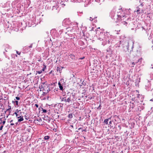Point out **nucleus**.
Instances as JSON below:
<instances>
[{
	"label": "nucleus",
	"instance_id": "nucleus-1",
	"mask_svg": "<svg viewBox=\"0 0 153 153\" xmlns=\"http://www.w3.org/2000/svg\"><path fill=\"white\" fill-rule=\"evenodd\" d=\"M39 88L40 89L42 88V90L43 91H44V93H47L50 90L49 88L48 85L45 83H42L41 86H40Z\"/></svg>",
	"mask_w": 153,
	"mask_h": 153
},
{
	"label": "nucleus",
	"instance_id": "nucleus-2",
	"mask_svg": "<svg viewBox=\"0 0 153 153\" xmlns=\"http://www.w3.org/2000/svg\"><path fill=\"white\" fill-rule=\"evenodd\" d=\"M121 18V16L117 14H115L112 17V19L114 21L116 22H119Z\"/></svg>",
	"mask_w": 153,
	"mask_h": 153
},
{
	"label": "nucleus",
	"instance_id": "nucleus-3",
	"mask_svg": "<svg viewBox=\"0 0 153 153\" xmlns=\"http://www.w3.org/2000/svg\"><path fill=\"white\" fill-rule=\"evenodd\" d=\"M18 118H20L18 120V122H21L22 121H23L24 120L23 117L22 116L21 117V115H20L19 117H18Z\"/></svg>",
	"mask_w": 153,
	"mask_h": 153
},
{
	"label": "nucleus",
	"instance_id": "nucleus-4",
	"mask_svg": "<svg viewBox=\"0 0 153 153\" xmlns=\"http://www.w3.org/2000/svg\"><path fill=\"white\" fill-rule=\"evenodd\" d=\"M62 69L60 68L57 67L56 68V71L57 72H59V73H61Z\"/></svg>",
	"mask_w": 153,
	"mask_h": 153
},
{
	"label": "nucleus",
	"instance_id": "nucleus-5",
	"mask_svg": "<svg viewBox=\"0 0 153 153\" xmlns=\"http://www.w3.org/2000/svg\"><path fill=\"white\" fill-rule=\"evenodd\" d=\"M42 121V119L41 118H38L36 119L35 120V121L37 123H39L38 122H41Z\"/></svg>",
	"mask_w": 153,
	"mask_h": 153
},
{
	"label": "nucleus",
	"instance_id": "nucleus-6",
	"mask_svg": "<svg viewBox=\"0 0 153 153\" xmlns=\"http://www.w3.org/2000/svg\"><path fill=\"white\" fill-rule=\"evenodd\" d=\"M141 59H139L137 60V61H136V62H132V65H135V63L136 64V63H137L139 61L141 62Z\"/></svg>",
	"mask_w": 153,
	"mask_h": 153
},
{
	"label": "nucleus",
	"instance_id": "nucleus-7",
	"mask_svg": "<svg viewBox=\"0 0 153 153\" xmlns=\"http://www.w3.org/2000/svg\"><path fill=\"white\" fill-rule=\"evenodd\" d=\"M64 101L65 102H66V97H64L61 100V101Z\"/></svg>",
	"mask_w": 153,
	"mask_h": 153
},
{
	"label": "nucleus",
	"instance_id": "nucleus-8",
	"mask_svg": "<svg viewBox=\"0 0 153 153\" xmlns=\"http://www.w3.org/2000/svg\"><path fill=\"white\" fill-rule=\"evenodd\" d=\"M8 108L7 109V111H10L11 110V108L10 105H8Z\"/></svg>",
	"mask_w": 153,
	"mask_h": 153
},
{
	"label": "nucleus",
	"instance_id": "nucleus-9",
	"mask_svg": "<svg viewBox=\"0 0 153 153\" xmlns=\"http://www.w3.org/2000/svg\"><path fill=\"white\" fill-rule=\"evenodd\" d=\"M50 138L49 136H46L44 137V139L45 140H48Z\"/></svg>",
	"mask_w": 153,
	"mask_h": 153
},
{
	"label": "nucleus",
	"instance_id": "nucleus-10",
	"mask_svg": "<svg viewBox=\"0 0 153 153\" xmlns=\"http://www.w3.org/2000/svg\"><path fill=\"white\" fill-rule=\"evenodd\" d=\"M71 101V98L70 97H69L67 99H66V102H69Z\"/></svg>",
	"mask_w": 153,
	"mask_h": 153
},
{
	"label": "nucleus",
	"instance_id": "nucleus-11",
	"mask_svg": "<svg viewBox=\"0 0 153 153\" xmlns=\"http://www.w3.org/2000/svg\"><path fill=\"white\" fill-rule=\"evenodd\" d=\"M109 119H106L104 120V123H105L106 124H107L108 123V120Z\"/></svg>",
	"mask_w": 153,
	"mask_h": 153
},
{
	"label": "nucleus",
	"instance_id": "nucleus-12",
	"mask_svg": "<svg viewBox=\"0 0 153 153\" xmlns=\"http://www.w3.org/2000/svg\"><path fill=\"white\" fill-rule=\"evenodd\" d=\"M59 87L60 89L61 90H62L63 89L62 86L61 85V84L59 82Z\"/></svg>",
	"mask_w": 153,
	"mask_h": 153
},
{
	"label": "nucleus",
	"instance_id": "nucleus-13",
	"mask_svg": "<svg viewBox=\"0 0 153 153\" xmlns=\"http://www.w3.org/2000/svg\"><path fill=\"white\" fill-rule=\"evenodd\" d=\"M68 117L69 118H71L73 117V115L72 114H69L68 115Z\"/></svg>",
	"mask_w": 153,
	"mask_h": 153
},
{
	"label": "nucleus",
	"instance_id": "nucleus-14",
	"mask_svg": "<svg viewBox=\"0 0 153 153\" xmlns=\"http://www.w3.org/2000/svg\"><path fill=\"white\" fill-rule=\"evenodd\" d=\"M14 114H15L16 116V117H19V116L20 114H18V113H17V112H15L14 113Z\"/></svg>",
	"mask_w": 153,
	"mask_h": 153
},
{
	"label": "nucleus",
	"instance_id": "nucleus-15",
	"mask_svg": "<svg viewBox=\"0 0 153 153\" xmlns=\"http://www.w3.org/2000/svg\"><path fill=\"white\" fill-rule=\"evenodd\" d=\"M42 111L44 113H45L47 112V110L46 109H43V108H42Z\"/></svg>",
	"mask_w": 153,
	"mask_h": 153
},
{
	"label": "nucleus",
	"instance_id": "nucleus-16",
	"mask_svg": "<svg viewBox=\"0 0 153 153\" xmlns=\"http://www.w3.org/2000/svg\"><path fill=\"white\" fill-rule=\"evenodd\" d=\"M123 23L124 25H125L126 26H127V23L125 21L123 22Z\"/></svg>",
	"mask_w": 153,
	"mask_h": 153
},
{
	"label": "nucleus",
	"instance_id": "nucleus-17",
	"mask_svg": "<svg viewBox=\"0 0 153 153\" xmlns=\"http://www.w3.org/2000/svg\"><path fill=\"white\" fill-rule=\"evenodd\" d=\"M15 103H16V105L17 106H16V107H18V104H19V102H18L17 101H15Z\"/></svg>",
	"mask_w": 153,
	"mask_h": 153
},
{
	"label": "nucleus",
	"instance_id": "nucleus-18",
	"mask_svg": "<svg viewBox=\"0 0 153 153\" xmlns=\"http://www.w3.org/2000/svg\"><path fill=\"white\" fill-rule=\"evenodd\" d=\"M137 9L136 12H139L140 11V8L138 7H137Z\"/></svg>",
	"mask_w": 153,
	"mask_h": 153
},
{
	"label": "nucleus",
	"instance_id": "nucleus-19",
	"mask_svg": "<svg viewBox=\"0 0 153 153\" xmlns=\"http://www.w3.org/2000/svg\"><path fill=\"white\" fill-rule=\"evenodd\" d=\"M144 10H141V11L139 13H138V14H140V13H144Z\"/></svg>",
	"mask_w": 153,
	"mask_h": 153
},
{
	"label": "nucleus",
	"instance_id": "nucleus-20",
	"mask_svg": "<svg viewBox=\"0 0 153 153\" xmlns=\"http://www.w3.org/2000/svg\"><path fill=\"white\" fill-rule=\"evenodd\" d=\"M36 72L39 74H40L42 72V71L41 70L40 71H37Z\"/></svg>",
	"mask_w": 153,
	"mask_h": 153
},
{
	"label": "nucleus",
	"instance_id": "nucleus-21",
	"mask_svg": "<svg viewBox=\"0 0 153 153\" xmlns=\"http://www.w3.org/2000/svg\"><path fill=\"white\" fill-rule=\"evenodd\" d=\"M16 53L18 54L19 55H20V54H21V52H18L17 51H16Z\"/></svg>",
	"mask_w": 153,
	"mask_h": 153
},
{
	"label": "nucleus",
	"instance_id": "nucleus-22",
	"mask_svg": "<svg viewBox=\"0 0 153 153\" xmlns=\"http://www.w3.org/2000/svg\"><path fill=\"white\" fill-rule=\"evenodd\" d=\"M19 111H20V110H19L18 109H17L16 111V112H17V113H19Z\"/></svg>",
	"mask_w": 153,
	"mask_h": 153
},
{
	"label": "nucleus",
	"instance_id": "nucleus-23",
	"mask_svg": "<svg viewBox=\"0 0 153 153\" xmlns=\"http://www.w3.org/2000/svg\"><path fill=\"white\" fill-rule=\"evenodd\" d=\"M16 98L17 100H19L20 99V98L19 97H16Z\"/></svg>",
	"mask_w": 153,
	"mask_h": 153
},
{
	"label": "nucleus",
	"instance_id": "nucleus-24",
	"mask_svg": "<svg viewBox=\"0 0 153 153\" xmlns=\"http://www.w3.org/2000/svg\"><path fill=\"white\" fill-rule=\"evenodd\" d=\"M33 46V44H32L30 46H28L29 48H32Z\"/></svg>",
	"mask_w": 153,
	"mask_h": 153
},
{
	"label": "nucleus",
	"instance_id": "nucleus-25",
	"mask_svg": "<svg viewBox=\"0 0 153 153\" xmlns=\"http://www.w3.org/2000/svg\"><path fill=\"white\" fill-rule=\"evenodd\" d=\"M3 126H1L0 127V130H1L3 128Z\"/></svg>",
	"mask_w": 153,
	"mask_h": 153
},
{
	"label": "nucleus",
	"instance_id": "nucleus-26",
	"mask_svg": "<svg viewBox=\"0 0 153 153\" xmlns=\"http://www.w3.org/2000/svg\"><path fill=\"white\" fill-rule=\"evenodd\" d=\"M46 67L45 66V67H44V68L42 69V71H44L45 68H46Z\"/></svg>",
	"mask_w": 153,
	"mask_h": 153
},
{
	"label": "nucleus",
	"instance_id": "nucleus-27",
	"mask_svg": "<svg viewBox=\"0 0 153 153\" xmlns=\"http://www.w3.org/2000/svg\"><path fill=\"white\" fill-rule=\"evenodd\" d=\"M35 106H36V108H38V105L37 104H35Z\"/></svg>",
	"mask_w": 153,
	"mask_h": 153
},
{
	"label": "nucleus",
	"instance_id": "nucleus-28",
	"mask_svg": "<svg viewBox=\"0 0 153 153\" xmlns=\"http://www.w3.org/2000/svg\"><path fill=\"white\" fill-rule=\"evenodd\" d=\"M90 20L91 21H92L93 20V19L91 17L90 18Z\"/></svg>",
	"mask_w": 153,
	"mask_h": 153
},
{
	"label": "nucleus",
	"instance_id": "nucleus-29",
	"mask_svg": "<svg viewBox=\"0 0 153 153\" xmlns=\"http://www.w3.org/2000/svg\"><path fill=\"white\" fill-rule=\"evenodd\" d=\"M5 123V121H3L2 122V123L3 124V125H4Z\"/></svg>",
	"mask_w": 153,
	"mask_h": 153
},
{
	"label": "nucleus",
	"instance_id": "nucleus-30",
	"mask_svg": "<svg viewBox=\"0 0 153 153\" xmlns=\"http://www.w3.org/2000/svg\"><path fill=\"white\" fill-rule=\"evenodd\" d=\"M14 123H11L10 124V125L11 126H13V125H14Z\"/></svg>",
	"mask_w": 153,
	"mask_h": 153
},
{
	"label": "nucleus",
	"instance_id": "nucleus-31",
	"mask_svg": "<svg viewBox=\"0 0 153 153\" xmlns=\"http://www.w3.org/2000/svg\"><path fill=\"white\" fill-rule=\"evenodd\" d=\"M109 124H111L112 123V121H111L109 122Z\"/></svg>",
	"mask_w": 153,
	"mask_h": 153
},
{
	"label": "nucleus",
	"instance_id": "nucleus-32",
	"mask_svg": "<svg viewBox=\"0 0 153 153\" xmlns=\"http://www.w3.org/2000/svg\"><path fill=\"white\" fill-rule=\"evenodd\" d=\"M19 113H20V114H20H20H21L22 113V112H19Z\"/></svg>",
	"mask_w": 153,
	"mask_h": 153
},
{
	"label": "nucleus",
	"instance_id": "nucleus-33",
	"mask_svg": "<svg viewBox=\"0 0 153 153\" xmlns=\"http://www.w3.org/2000/svg\"><path fill=\"white\" fill-rule=\"evenodd\" d=\"M83 131H86V129H84V130Z\"/></svg>",
	"mask_w": 153,
	"mask_h": 153
},
{
	"label": "nucleus",
	"instance_id": "nucleus-34",
	"mask_svg": "<svg viewBox=\"0 0 153 153\" xmlns=\"http://www.w3.org/2000/svg\"><path fill=\"white\" fill-rule=\"evenodd\" d=\"M12 121H13V120H11V121H10V123H11V122H12Z\"/></svg>",
	"mask_w": 153,
	"mask_h": 153
},
{
	"label": "nucleus",
	"instance_id": "nucleus-35",
	"mask_svg": "<svg viewBox=\"0 0 153 153\" xmlns=\"http://www.w3.org/2000/svg\"><path fill=\"white\" fill-rule=\"evenodd\" d=\"M82 128H79V129H82Z\"/></svg>",
	"mask_w": 153,
	"mask_h": 153
},
{
	"label": "nucleus",
	"instance_id": "nucleus-36",
	"mask_svg": "<svg viewBox=\"0 0 153 153\" xmlns=\"http://www.w3.org/2000/svg\"><path fill=\"white\" fill-rule=\"evenodd\" d=\"M81 59H83L84 58H80Z\"/></svg>",
	"mask_w": 153,
	"mask_h": 153
},
{
	"label": "nucleus",
	"instance_id": "nucleus-37",
	"mask_svg": "<svg viewBox=\"0 0 153 153\" xmlns=\"http://www.w3.org/2000/svg\"><path fill=\"white\" fill-rule=\"evenodd\" d=\"M123 17H126V16H125V15H124V16H123Z\"/></svg>",
	"mask_w": 153,
	"mask_h": 153
},
{
	"label": "nucleus",
	"instance_id": "nucleus-38",
	"mask_svg": "<svg viewBox=\"0 0 153 153\" xmlns=\"http://www.w3.org/2000/svg\"><path fill=\"white\" fill-rule=\"evenodd\" d=\"M108 119H111V117H110V118H109Z\"/></svg>",
	"mask_w": 153,
	"mask_h": 153
},
{
	"label": "nucleus",
	"instance_id": "nucleus-39",
	"mask_svg": "<svg viewBox=\"0 0 153 153\" xmlns=\"http://www.w3.org/2000/svg\"><path fill=\"white\" fill-rule=\"evenodd\" d=\"M150 101H152L153 100H152V99H151V100H150Z\"/></svg>",
	"mask_w": 153,
	"mask_h": 153
},
{
	"label": "nucleus",
	"instance_id": "nucleus-40",
	"mask_svg": "<svg viewBox=\"0 0 153 153\" xmlns=\"http://www.w3.org/2000/svg\"><path fill=\"white\" fill-rule=\"evenodd\" d=\"M115 117H118V116H116V115H115Z\"/></svg>",
	"mask_w": 153,
	"mask_h": 153
},
{
	"label": "nucleus",
	"instance_id": "nucleus-41",
	"mask_svg": "<svg viewBox=\"0 0 153 153\" xmlns=\"http://www.w3.org/2000/svg\"><path fill=\"white\" fill-rule=\"evenodd\" d=\"M98 29H100V27H98Z\"/></svg>",
	"mask_w": 153,
	"mask_h": 153
}]
</instances>
